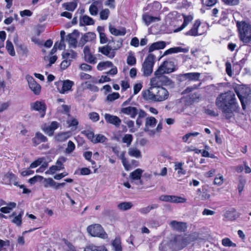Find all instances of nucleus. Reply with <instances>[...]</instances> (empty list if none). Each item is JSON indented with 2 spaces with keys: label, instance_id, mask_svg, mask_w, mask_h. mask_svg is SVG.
I'll return each mask as SVG.
<instances>
[{
  "label": "nucleus",
  "instance_id": "38",
  "mask_svg": "<svg viewBox=\"0 0 251 251\" xmlns=\"http://www.w3.org/2000/svg\"><path fill=\"white\" fill-rule=\"evenodd\" d=\"M16 203L15 202H10L7 203L6 206L0 208V211L5 214L9 213L14 208L16 207Z\"/></svg>",
  "mask_w": 251,
  "mask_h": 251
},
{
  "label": "nucleus",
  "instance_id": "21",
  "mask_svg": "<svg viewBox=\"0 0 251 251\" xmlns=\"http://www.w3.org/2000/svg\"><path fill=\"white\" fill-rule=\"evenodd\" d=\"M125 152H122L120 155V158L122 160V162L126 170L128 171L131 170V169H132V166L134 167L137 166L138 165V162L135 160H133L131 161L132 165H131L129 164L128 161L126 160L125 156Z\"/></svg>",
  "mask_w": 251,
  "mask_h": 251
},
{
  "label": "nucleus",
  "instance_id": "8",
  "mask_svg": "<svg viewBox=\"0 0 251 251\" xmlns=\"http://www.w3.org/2000/svg\"><path fill=\"white\" fill-rule=\"evenodd\" d=\"M74 84L73 81L68 79L64 81L60 80L55 82V85L56 86L58 91L62 94L68 93L69 91H71Z\"/></svg>",
  "mask_w": 251,
  "mask_h": 251
},
{
  "label": "nucleus",
  "instance_id": "48",
  "mask_svg": "<svg viewBox=\"0 0 251 251\" xmlns=\"http://www.w3.org/2000/svg\"><path fill=\"white\" fill-rule=\"evenodd\" d=\"M100 19L101 20H106L110 15V11L107 8H105L101 10L99 13Z\"/></svg>",
  "mask_w": 251,
  "mask_h": 251
},
{
  "label": "nucleus",
  "instance_id": "54",
  "mask_svg": "<svg viewBox=\"0 0 251 251\" xmlns=\"http://www.w3.org/2000/svg\"><path fill=\"white\" fill-rule=\"evenodd\" d=\"M63 241L65 244L64 248L66 251H76L75 247L72 245L71 243L65 239H64Z\"/></svg>",
  "mask_w": 251,
  "mask_h": 251
},
{
  "label": "nucleus",
  "instance_id": "44",
  "mask_svg": "<svg viewBox=\"0 0 251 251\" xmlns=\"http://www.w3.org/2000/svg\"><path fill=\"white\" fill-rule=\"evenodd\" d=\"M5 48L8 53L12 56H14L16 55L15 51L14 48L12 43L9 40H7L6 42Z\"/></svg>",
  "mask_w": 251,
  "mask_h": 251
},
{
  "label": "nucleus",
  "instance_id": "58",
  "mask_svg": "<svg viewBox=\"0 0 251 251\" xmlns=\"http://www.w3.org/2000/svg\"><path fill=\"white\" fill-rule=\"evenodd\" d=\"M82 134L85 135L93 143V140L95 139V135L93 132L91 131L84 130L82 131Z\"/></svg>",
  "mask_w": 251,
  "mask_h": 251
},
{
  "label": "nucleus",
  "instance_id": "56",
  "mask_svg": "<svg viewBox=\"0 0 251 251\" xmlns=\"http://www.w3.org/2000/svg\"><path fill=\"white\" fill-rule=\"evenodd\" d=\"M133 140V137L131 134H126L124 137L123 138V142L127 144V146H128L131 144V142Z\"/></svg>",
  "mask_w": 251,
  "mask_h": 251
},
{
  "label": "nucleus",
  "instance_id": "53",
  "mask_svg": "<svg viewBox=\"0 0 251 251\" xmlns=\"http://www.w3.org/2000/svg\"><path fill=\"white\" fill-rule=\"evenodd\" d=\"M236 171L238 173L243 172H244V173H251V169L246 164H244L238 167Z\"/></svg>",
  "mask_w": 251,
  "mask_h": 251
},
{
  "label": "nucleus",
  "instance_id": "62",
  "mask_svg": "<svg viewBox=\"0 0 251 251\" xmlns=\"http://www.w3.org/2000/svg\"><path fill=\"white\" fill-rule=\"evenodd\" d=\"M127 63L130 66L134 65L136 64V58L133 55H129L128 56L126 60Z\"/></svg>",
  "mask_w": 251,
  "mask_h": 251
},
{
  "label": "nucleus",
  "instance_id": "33",
  "mask_svg": "<svg viewBox=\"0 0 251 251\" xmlns=\"http://www.w3.org/2000/svg\"><path fill=\"white\" fill-rule=\"evenodd\" d=\"M55 181L51 178H45L43 177L42 179V184L45 188H55Z\"/></svg>",
  "mask_w": 251,
  "mask_h": 251
},
{
  "label": "nucleus",
  "instance_id": "17",
  "mask_svg": "<svg viewBox=\"0 0 251 251\" xmlns=\"http://www.w3.org/2000/svg\"><path fill=\"white\" fill-rule=\"evenodd\" d=\"M96 35L95 33L89 32L84 34L81 38L79 44L83 46L87 42H92L96 39Z\"/></svg>",
  "mask_w": 251,
  "mask_h": 251
},
{
  "label": "nucleus",
  "instance_id": "30",
  "mask_svg": "<svg viewBox=\"0 0 251 251\" xmlns=\"http://www.w3.org/2000/svg\"><path fill=\"white\" fill-rule=\"evenodd\" d=\"M183 17L184 21H183L182 25H181V26L180 27L175 29V30H174L175 32H177L182 30L183 29H184L185 27H186L189 24V23L190 22H191V21L193 19V16L190 15H183Z\"/></svg>",
  "mask_w": 251,
  "mask_h": 251
},
{
  "label": "nucleus",
  "instance_id": "50",
  "mask_svg": "<svg viewBox=\"0 0 251 251\" xmlns=\"http://www.w3.org/2000/svg\"><path fill=\"white\" fill-rule=\"evenodd\" d=\"M222 245L225 247H236V244L232 242L228 238H225L222 240Z\"/></svg>",
  "mask_w": 251,
  "mask_h": 251
},
{
  "label": "nucleus",
  "instance_id": "27",
  "mask_svg": "<svg viewBox=\"0 0 251 251\" xmlns=\"http://www.w3.org/2000/svg\"><path fill=\"white\" fill-rule=\"evenodd\" d=\"M166 42L158 41L151 44L149 47V52H151L155 50L163 49L166 47Z\"/></svg>",
  "mask_w": 251,
  "mask_h": 251
},
{
  "label": "nucleus",
  "instance_id": "14",
  "mask_svg": "<svg viewBox=\"0 0 251 251\" xmlns=\"http://www.w3.org/2000/svg\"><path fill=\"white\" fill-rule=\"evenodd\" d=\"M78 37V32L77 31H74L66 36L65 41L68 43L70 48H75L77 44Z\"/></svg>",
  "mask_w": 251,
  "mask_h": 251
},
{
  "label": "nucleus",
  "instance_id": "60",
  "mask_svg": "<svg viewBox=\"0 0 251 251\" xmlns=\"http://www.w3.org/2000/svg\"><path fill=\"white\" fill-rule=\"evenodd\" d=\"M89 11L92 16H96L98 14L99 8L91 4L89 7Z\"/></svg>",
  "mask_w": 251,
  "mask_h": 251
},
{
  "label": "nucleus",
  "instance_id": "35",
  "mask_svg": "<svg viewBox=\"0 0 251 251\" xmlns=\"http://www.w3.org/2000/svg\"><path fill=\"white\" fill-rule=\"evenodd\" d=\"M188 51V50L186 49L182 48L180 47H174L170 48L167 50H166L164 53V55H168L169 54L177 53V52H186Z\"/></svg>",
  "mask_w": 251,
  "mask_h": 251
},
{
  "label": "nucleus",
  "instance_id": "31",
  "mask_svg": "<svg viewBox=\"0 0 251 251\" xmlns=\"http://www.w3.org/2000/svg\"><path fill=\"white\" fill-rule=\"evenodd\" d=\"M83 53L85 60L90 63H95V57L91 53L90 48L85 46L83 49Z\"/></svg>",
  "mask_w": 251,
  "mask_h": 251
},
{
  "label": "nucleus",
  "instance_id": "45",
  "mask_svg": "<svg viewBox=\"0 0 251 251\" xmlns=\"http://www.w3.org/2000/svg\"><path fill=\"white\" fill-rule=\"evenodd\" d=\"M162 85L172 88L174 86V82L167 76L163 75L162 78Z\"/></svg>",
  "mask_w": 251,
  "mask_h": 251
},
{
  "label": "nucleus",
  "instance_id": "18",
  "mask_svg": "<svg viewBox=\"0 0 251 251\" xmlns=\"http://www.w3.org/2000/svg\"><path fill=\"white\" fill-rule=\"evenodd\" d=\"M154 77L151 78L150 80V85L152 89L156 88L157 87H162V78L163 75H157L156 71L154 72Z\"/></svg>",
  "mask_w": 251,
  "mask_h": 251
},
{
  "label": "nucleus",
  "instance_id": "49",
  "mask_svg": "<svg viewBox=\"0 0 251 251\" xmlns=\"http://www.w3.org/2000/svg\"><path fill=\"white\" fill-rule=\"evenodd\" d=\"M23 214L24 211H21V212L17 216H15L14 217V218L12 220V223L16 224L18 226H21L22 224V218Z\"/></svg>",
  "mask_w": 251,
  "mask_h": 251
},
{
  "label": "nucleus",
  "instance_id": "52",
  "mask_svg": "<svg viewBox=\"0 0 251 251\" xmlns=\"http://www.w3.org/2000/svg\"><path fill=\"white\" fill-rule=\"evenodd\" d=\"M106 138L102 134H97L95 136L93 143H104L106 141Z\"/></svg>",
  "mask_w": 251,
  "mask_h": 251
},
{
  "label": "nucleus",
  "instance_id": "4",
  "mask_svg": "<svg viewBox=\"0 0 251 251\" xmlns=\"http://www.w3.org/2000/svg\"><path fill=\"white\" fill-rule=\"evenodd\" d=\"M207 27L205 24H201L199 20L195 21L192 28L185 34L187 36H198L202 35L207 30Z\"/></svg>",
  "mask_w": 251,
  "mask_h": 251
},
{
  "label": "nucleus",
  "instance_id": "61",
  "mask_svg": "<svg viewBox=\"0 0 251 251\" xmlns=\"http://www.w3.org/2000/svg\"><path fill=\"white\" fill-rule=\"evenodd\" d=\"M42 176H35L29 179V182L31 184H35L36 182H40L42 183Z\"/></svg>",
  "mask_w": 251,
  "mask_h": 251
},
{
  "label": "nucleus",
  "instance_id": "57",
  "mask_svg": "<svg viewBox=\"0 0 251 251\" xmlns=\"http://www.w3.org/2000/svg\"><path fill=\"white\" fill-rule=\"evenodd\" d=\"M112 245L115 251H122V247L119 239H115L112 243Z\"/></svg>",
  "mask_w": 251,
  "mask_h": 251
},
{
  "label": "nucleus",
  "instance_id": "25",
  "mask_svg": "<svg viewBox=\"0 0 251 251\" xmlns=\"http://www.w3.org/2000/svg\"><path fill=\"white\" fill-rule=\"evenodd\" d=\"M197 194L198 199L202 201L207 200L209 199L210 197V195L208 193L207 189L204 187L202 189H198L197 191Z\"/></svg>",
  "mask_w": 251,
  "mask_h": 251
},
{
  "label": "nucleus",
  "instance_id": "40",
  "mask_svg": "<svg viewBox=\"0 0 251 251\" xmlns=\"http://www.w3.org/2000/svg\"><path fill=\"white\" fill-rule=\"evenodd\" d=\"M158 205L156 204H152L146 207L141 208L139 209V212L142 214H147L149 213L151 210L157 208Z\"/></svg>",
  "mask_w": 251,
  "mask_h": 251
},
{
  "label": "nucleus",
  "instance_id": "51",
  "mask_svg": "<svg viewBox=\"0 0 251 251\" xmlns=\"http://www.w3.org/2000/svg\"><path fill=\"white\" fill-rule=\"evenodd\" d=\"M75 144L72 141H69L67 144V147L65 151V153L70 154L75 150Z\"/></svg>",
  "mask_w": 251,
  "mask_h": 251
},
{
  "label": "nucleus",
  "instance_id": "34",
  "mask_svg": "<svg viewBox=\"0 0 251 251\" xmlns=\"http://www.w3.org/2000/svg\"><path fill=\"white\" fill-rule=\"evenodd\" d=\"M142 19L146 25H148L152 22L158 21L159 20V18L156 17H153L150 16L147 13H145L142 16Z\"/></svg>",
  "mask_w": 251,
  "mask_h": 251
},
{
  "label": "nucleus",
  "instance_id": "6",
  "mask_svg": "<svg viewBox=\"0 0 251 251\" xmlns=\"http://www.w3.org/2000/svg\"><path fill=\"white\" fill-rule=\"evenodd\" d=\"M88 232L92 236L99 237L104 239L107 236L102 227L100 224H96L87 227Z\"/></svg>",
  "mask_w": 251,
  "mask_h": 251
},
{
  "label": "nucleus",
  "instance_id": "5",
  "mask_svg": "<svg viewBox=\"0 0 251 251\" xmlns=\"http://www.w3.org/2000/svg\"><path fill=\"white\" fill-rule=\"evenodd\" d=\"M154 60L155 56L151 53L149 54L145 59L142 67L144 75L148 76L152 73Z\"/></svg>",
  "mask_w": 251,
  "mask_h": 251
},
{
  "label": "nucleus",
  "instance_id": "47",
  "mask_svg": "<svg viewBox=\"0 0 251 251\" xmlns=\"http://www.w3.org/2000/svg\"><path fill=\"white\" fill-rule=\"evenodd\" d=\"M81 22L86 25H93L95 23L94 20L92 18L87 15H84L82 17Z\"/></svg>",
  "mask_w": 251,
  "mask_h": 251
},
{
  "label": "nucleus",
  "instance_id": "24",
  "mask_svg": "<svg viewBox=\"0 0 251 251\" xmlns=\"http://www.w3.org/2000/svg\"><path fill=\"white\" fill-rule=\"evenodd\" d=\"M66 161V158L64 157H59L56 162L55 165L52 166L50 168V173H54L56 171H59L63 168V164Z\"/></svg>",
  "mask_w": 251,
  "mask_h": 251
},
{
  "label": "nucleus",
  "instance_id": "55",
  "mask_svg": "<svg viewBox=\"0 0 251 251\" xmlns=\"http://www.w3.org/2000/svg\"><path fill=\"white\" fill-rule=\"evenodd\" d=\"M11 102L9 101L1 102L0 101V113L7 110L10 106Z\"/></svg>",
  "mask_w": 251,
  "mask_h": 251
},
{
  "label": "nucleus",
  "instance_id": "15",
  "mask_svg": "<svg viewBox=\"0 0 251 251\" xmlns=\"http://www.w3.org/2000/svg\"><path fill=\"white\" fill-rule=\"evenodd\" d=\"M26 78L31 90L35 95L39 94L41 89V86L35 81L32 76H27Z\"/></svg>",
  "mask_w": 251,
  "mask_h": 251
},
{
  "label": "nucleus",
  "instance_id": "59",
  "mask_svg": "<svg viewBox=\"0 0 251 251\" xmlns=\"http://www.w3.org/2000/svg\"><path fill=\"white\" fill-rule=\"evenodd\" d=\"M120 97V95L118 93H113L109 94L107 96V100L110 101H113L115 100L118 99Z\"/></svg>",
  "mask_w": 251,
  "mask_h": 251
},
{
  "label": "nucleus",
  "instance_id": "63",
  "mask_svg": "<svg viewBox=\"0 0 251 251\" xmlns=\"http://www.w3.org/2000/svg\"><path fill=\"white\" fill-rule=\"evenodd\" d=\"M42 129L49 136H52L54 133V131L51 128L50 126H45Z\"/></svg>",
  "mask_w": 251,
  "mask_h": 251
},
{
  "label": "nucleus",
  "instance_id": "10",
  "mask_svg": "<svg viewBox=\"0 0 251 251\" xmlns=\"http://www.w3.org/2000/svg\"><path fill=\"white\" fill-rule=\"evenodd\" d=\"M157 123V120L153 117H149L146 119L145 131L150 135H153L155 133V126Z\"/></svg>",
  "mask_w": 251,
  "mask_h": 251
},
{
  "label": "nucleus",
  "instance_id": "28",
  "mask_svg": "<svg viewBox=\"0 0 251 251\" xmlns=\"http://www.w3.org/2000/svg\"><path fill=\"white\" fill-rule=\"evenodd\" d=\"M72 135V133L71 131L63 132L58 133L54 138L56 141L62 142L70 138Z\"/></svg>",
  "mask_w": 251,
  "mask_h": 251
},
{
  "label": "nucleus",
  "instance_id": "13",
  "mask_svg": "<svg viewBox=\"0 0 251 251\" xmlns=\"http://www.w3.org/2000/svg\"><path fill=\"white\" fill-rule=\"evenodd\" d=\"M142 174H130L129 176V181L132 183L138 186L142 185L147 180V178L144 175H142Z\"/></svg>",
  "mask_w": 251,
  "mask_h": 251
},
{
  "label": "nucleus",
  "instance_id": "42",
  "mask_svg": "<svg viewBox=\"0 0 251 251\" xmlns=\"http://www.w3.org/2000/svg\"><path fill=\"white\" fill-rule=\"evenodd\" d=\"M133 206L131 202H123L118 204L117 207L122 211H126L130 209Z\"/></svg>",
  "mask_w": 251,
  "mask_h": 251
},
{
  "label": "nucleus",
  "instance_id": "41",
  "mask_svg": "<svg viewBox=\"0 0 251 251\" xmlns=\"http://www.w3.org/2000/svg\"><path fill=\"white\" fill-rule=\"evenodd\" d=\"M200 133L198 132H189L186 134L182 137V140L184 142L190 143L191 140V138L194 137H196L199 135Z\"/></svg>",
  "mask_w": 251,
  "mask_h": 251
},
{
  "label": "nucleus",
  "instance_id": "20",
  "mask_svg": "<svg viewBox=\"0 0 251 251\" xmlns=\"http://www.w3.org/2000/svg\"><path fill=\"white\" fill-rule=\"evenodd\" d=\"M99 51L110 58H113L115 55V50L108 46L99 48Z\"/></svg>",
  "mask_w": 251,
  "mask_h": 251
},
{
  "label": "nucleus",
  "instance_id": "46",
  "mask_svg": "<svg viewBox=\"0 0 251 251\" xmlns=\"http://www.w3.org/2000/svg\"><path fill=\"white\" fill-rule=\"evenodd\" d=\"M67 124L68 126L71 128L72 130H75L77 128L78 122L76 119L72 118L67 121Z\"/></svg>",
  "mask_w": 251,
  "mask_h": 251
},
{
  "label": "nucleus",
  "instance_id": "29",
  "mask_svg": "<svg viewBox=\"0 0 251 251\" xmlns=\"http://www.w3.org/2000/svg\"><path fill=\"white\" fill-rule=\"evenodd\" d=\"M200 74L199 73H189L181 75L182 79H189L190 80L197 81L199 80Z\"/></svg>",
  "mask_w": 251,
  "mask_h": 251
},
{
  "label": "nucleus",
  "instance_id": "11",
  "mask_svg": "<svg viewBox=\"0 0 251 251\" xmlns=\"http://www.w3.org/2000/svg\"><path fill=\"white\" fill-rule=\"evenodd\" d=\"M30 109L39 112L40 117L43 118L46 114V105L44 101L37 100L30 103Z\"/></svg>",
  "mask_w": 251,
  "mask_h": 251
},
{
  "label": "nucleus",
  "instance_id": "64",
  "mask_svg": "<svg viewBox=\"0 0 251 251\" xmlns=\"http://www.w3.org/2000/svg\"><path fill=\"white\" fill-rule=\"evenodd\" d=\"M89 118L93 122H97L99 120L100 116L96 112H91L89 114Z\"/></svg>",
  "mask_w": 251,
  "mask_h": 251
},
{
  "label": "nucleus",
  "instance_id": "32",
  "mask_svg": "<svg viewBox=\"0 0 251 251\" xmlns=\"http://www.w3.org/2000/svg\"><path fill=\"white\" fill-rule=\"evenodd\" d=\"M100 36V43L105 44L108 41L107 37L104 33V28L103 26H98L97 29Z\"/></svg>",
  "mask_w": 251,
  "mask_h": 251
},
{
  "label": "nucleus",
  "instance_id": "2",
  "mask_svg": "<svg viewBox=\"0 0 251 251\" xmlns=\"http://www.w3.org/2000/svg\"><path fill=\"white\" fill-rule=\"evenodd\" d=\"M221 99H222V101H221V107H222L223 112L226 118H230L236 107L235 95L232 92L229 91L221 94Z\"/></svg>",
  "mask_w": 251,
  "mask_h": 251
},
{
  "label": "nucleus",
  "instance_id": "12",
  "mask_svg": "<svg viewBox=\"0 0 251 251\" xmlns=\"http://www.w3.org/2000/svg\"><path fill=\"white\" fill-rule=\"evenodd\" d=\"M159 199L161 201L176 203H185L187 201L185 198L173 195H162Z\"/></svg>",
  "mask_w": 251,
  "mask_h": 251
},
{
  "label": "nucleus",
  "instance_id": "19",
  "mask_svg": "<svg viewBox=\"0 0 251 251\" xmlns=\"http://www.w3.org/2000/svg\"><path fill=\"white\" fill-rule=\"evenodd\" d=\"M106 122L108 123L119 126L121 123V119L117 116L106 113L104 115Z\"/></svg>",
  "mask_w": 251,
  "mask_h": 251
},
{
  "label": "nucleus",
  "instance_id": "3",
  "mask_svg": "<svg viewBox=\"0 0 251 251\" xmlns=\"http://www.w3.org/2000/svg\"><path fill=\"white\" fill-rule=\"evenodd\" d=\"M237 26L240 34V38L244 43H248L251 41V26L245 22H237Z\"/></svg>",
  "mask_w": 251,
  "mask_h": 251
},
{
  "label": "nucleus",
  "instance_id": "7",
  "mask_svg": "<svg viewBox=\"0 0 251 251\" xmlns=\"http://www.w3.org/2000/svg\"><path fill=\"white\" fill-rule=\"evenodd\" d=\"M251 90L249 87H242L240 90L237 92V95L241 102L242 107L245 109L246 104L250 100Z\"/></svg>",
  "mask_w": 251,
  "mask_h": 251
},
{
  "label": "nucleus",
  "instance_id": "9",
  "mask_svg": "<svg viewBox=\"0 0 251 251\" xmlns=\"http://www.w3.org/2000/svg\"><path fill=\"white\" fill-rule=\"evenodd\" d=\"M175 71L174 65L173 62L165 61H164L156 71L157 75H164L169 74Z\"/></svg>",
  "mask_w": 251,
  "mask_h": 251
},
{
  "label": "nucleus",
  "instance_id": "39",
  "mask_svg": "<svg viewBox=\"0 0 251 251\" xmlns=\"http://www.w3.org/2000/svg\"><path fill=\"white\" fill-rule=\"evenodd\" d=\"M77 5V2L75 1L65 2L62 4V6L65 8V9L70 11H74L76 8Z\"/></svg>",
  "mask_w": 251,
  "mask_h": 251
},
{
  "label": "nucleus",
  "instance_id": "36",
  "mask_svg": "<svg viewBox=\"0 0 251 251\" xmlns=\"http://www.w3.org/2000/svg\"><path fill=\"white\" fill-rule=\"evenodd\" d=\"M63 59L70 60L71 62L77 56L76 53L73 50H70L62 54Z\"/></svg>",
  "mask_w": 251,
  "mask_h": 251
},
{
  "label": "nucleus",
  "instance_id": "37",
  "mask_svg": "<svg viewBox=\"0 0 251 251\" xmlns=\"http://www.w3.org/2000/svg\"><path fill=\"white\" fill-rule=\"evenodd\" d=\"M128 153L130 156L137 158H141L142 157L141 151L139 149L135 147L130 148L128 149Z\"/></svg>",
  "mask_w": 251,
  "mask_h": 251
},
{
  "label": "nucleus",
  "instance_id": "16",
  "mask_svg": "<svg viewBox=\"0 0 251 251\" xmlns=\"http://www.w3.org/2000/svg\"><path fill=\"white\" fill-rule=\"evenodd\" d=\"M239 216L240 214L234 208H230L226 210L224 213V217L226 220H235Z\"/></svg>",
  "mask_w": 251,
  "mask_h": 251
},
{
  "label": "nucleus",
  "instance_id": "43",
  "mask_svg": "<svg viewBox=\"0 0 251 251\" xmlns=\"http://www.w3.org/2000/svg\"><path fill=\"white\" fill-rule=\"evenodd\" d=\"M112 66L113 64L110 61L101 62L98 64L97 69L99 71H103Z\"/></svg>",
  "mask_w": 251,
  "mask_h": 251
},
{
  "label": "nucleus",
  "instance_id": "23",
  "mask_svg": "<svg viewBox=\"0 0 251 251\" xmlns=\"http://www.w3.org/2000/svg\"><path fill=\"white\" fill-rule=\"evenodd\" d=\"M121 111L123 114L130 116L132 118H135L138 113L137 108L133 106L122 107Z\"/></svg>",
  "mask_w": 251,
  "mask_h": 251
},
{
  "label": "nucleus",
  "instance_id": "26",
  "mask_svg": "<svg viewBox=\"0 0 251 251\" xmlns=\"http://www.w3.org/2000/svg\"><path fill=\"white\" fill-rule=\"evenodd\" d=\"M109 30L110 32L115 36H124L126 33V28L123 27L116 28L111 25H110L109 26Z\"/></svg>",
  "mask_w": 251,
  "mask_h": 251
},
{
  "label": "nucleus",
  "instance_id": "22",
  "mask_svg": "<svg viewBox=\"0 0 251 251\" xmlns=\"http://www.w3.org/2000/svg\"><path fill=\"white\" fill-rule=\"evenodd\" d=\"M170 225L174 229L179 232L184 231L186 228V225L185 223L172 221L170 222Z\"/></svg>",
  "mask_w": 251,
  "mask_h": 251
},
{
  "label": "nucleus",
  "instance_id": "1",
  "mask_svg": "<svg viewBox=\"0 0 251 251\" xmlns=\"http://www.w3.org/2000/svg\"><path fill=\"white\" fill-rule=\"evenodd\" d=\"M143 98L147 100H151L154 102L163 101L169 97V93L168 90L163 87H157L156 88L149 89L142 92Z\"/></svg>",
  "mask_w": 251,
  "mask_h": 251
}]
</instances>
